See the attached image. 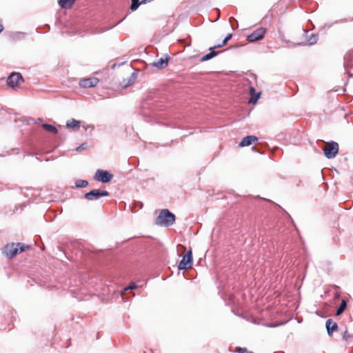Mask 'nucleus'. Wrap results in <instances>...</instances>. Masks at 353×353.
<instances>
[{
	"label": "nucleus",
	"instance_id": "1",
	"mask_svg": "<svg viewBox=\"0 0 353 353\" xmlns=\"http://www.w3.org/2000/svg\"><path fill=\"white\" fill-rule=\"evenodd\" d=\"M175 219V215L173 213L168 209H163L156 218L154 223L157 225L170 227L174 224Z\"/></svg>",
	"mask_w": 353,
	"mask_h": 353
},
{
	"label": "nucleus",
	"instance_id": "2",
	"mask_svg": "<svg viewBox=\"0 0 353 353\" xmlns=\"http://www.w3.org/2000/svg\"><path fill=\"white\" fill-rule=\"evenodd\" d=\"M25 250L24 245L21 243H11L8 244L3 250V253L8 257L12 258L15 256L18 253H21Z\"/></svg>",
	"mask_w": 353,
	"mask_h": 353
},
{
	"label": "nucleus",
	"instance_id": "3",
	"mask_svg": "<svg viewBox=\"0 0 353 353\" xmlns=\"http://www.w3.org/2000/svg\"><path fill=\"white\" fill-rule=\"evenodd\" d=\"M323 150L327 159H333L339 152V144L336 142L332 141L327 143L323 148Z\"/></svg>",
	"mask_w": 353,
	"mask_h": 353
},
{
	"label": "nucleus",
	"instance_id": "4",
	"mask_svg": "<svg viewBox=\"0 0 353 353\" xmlns=\"http://www.w3.org/2000/svg\"><path fill=\"white\" fill-rule=\"evenodd\" d=\"M23 81V78L19 72H12L7 79V84L13 89Z\"/></svg>",
	"mask_w": 353,
	"mask_h": 353
},
{
	"label": "nucleus",
	"instance_id": "5",
	"mask_svg": "<svg viewBox=\"0 0 353 353\" xmlns=\"http://www.w3.org/2000/svg\"><path fill=\"white\" fill-rule=\"evenodd\" d=\"M109 192L105 190H101L99 189L91 190L84 195V198L88 201L97 200L101 196H107Z\"/></svg>",
	"mask_w": 353,
	"mask_h": 353
},
{
	"label": "nucleus",
	"instance_id": "6",
	"mask_svg": "<svg viewBox=\"0 0 353 353\" xmlns=\"http://www.w3.org/2000/svg\"><path fill=\"white\" fill-rule=\"evenodd\" d=\"M192 265V251L189 250L180 261L178 268L179 270H186L190 268Z\"/></svg>",
	"mask_w": 353,
	"mask_h": 353
},
{
	"label": "nucleus",
	"instance_id": "7",
	"mask_svg": "<svg viewBox=\"0 0 353 353\" xmlns=\"http://www.w3.org/2000/svg\"><path fill=\"white\" fill-rule=\"evenodd\" d=\"M265 32V28H259L248 35L246 39L249 42H255L261 40L264 37Z\"/></svg>",
	"mask_w": 353,
	"mask_h": 353
},
{
	"label": "nucleus",
	"instance_id": "8",
	"mask_svg": "<svg viewBox=\"0 0 353 353\" xmlns=\"http://www.w3.org/2000/svg\"><path fill=\"white\" fill-rule=\"evenodd\" d=\"M113 177V175L106 170H97L95 172L94 179L102 183L109 182Z\"/></svg>",
	"mask_w": 353,
	"mask_h": 353
},
{
	"label": "nucleus",
	"instance_id": "9",
	"mask_svg": "<svg viewBox=\"0 0 353 353\" xmlns=\"http://www.w3.org/2000/svg\"><path fill=\"white\" fill-rule=\"evenodd\" d=\"M99 80L97 78L92 77L88 79H84L79 81V85L81 88H92L97 85Z\"/></svg>",
	"mask_w": 353,
	"mask_h": 353
},
{
	"label": "nucleus",
	"instance_id": "10",
	"mask_svg": "<svg viewBox=\"0 0 353 353\" xmlns=\"http://www.w3.org/2000/svg\"><path fill=\"white\" fill-rule=\"evenodd\" d=\"M168 60L169 56L166 55L165 57H162L157 61L152 63L151 65L154 67H156L159 70H161L165 68L168 65Z\"/></svg>",
	"mask_w": 353,
	"mask_h": 353
},
{
	"label": "nucleus",
	"instance_id": "11",
	"mask_svg": "<svg viewBox=\"0 0 353 353\" xmlns=\"http://www.w3.org/2000/svg\"><path fill=\"white\" fill-rule=\"evenodd\" d=\"M258 138L255 136L249 135L244 137L239 143L240 147H245L251 145L252 143L257 141Z\"/></svg>",
	"mask_w": 353,
	"mask_h": 353
},
{
	"label": "nucleus",
	"instance_id": "12",
	"mask_svg": "<svg viewBox=\"0 0 353 353\" xmlns=\"http://www.w3.org/2000/svg\"><path fill=\"white\" fill-rule=\"evenodd\" d=\"M326 329L327 334L331 336L332 332L337 330L338 325L336 323L334 322L332 319H329L326 321Z\"/></svg>",
	"mask_w": 353,
	"mask_h": 353
},
{
	"label": "nucleus",
	"instance_id": "13",
	"mask_svg": "<svg viewBox=\"0 0 353 353\" xmlns=\"http://www.w3.org/2000/svg\"><path fill=\"white\" fill-rule=\"evenodd\" d=\"M214 48H215L214 47L210 48V50H211V52L206 54L203 57H202L201 59V61L203 62V61H208V60L212 59L213 57H214L215 56H216L219 53V51L212 50Z\"/></svg>",
	"mask_w": 353,
	"mask_h": 353
},
{
	"label": "nucleus",
	"instance_id": "14",
	"mask_svg": "<svg viewBox=\"0 0 353 353\" xmlns=\"http://www.w3.org/2000/svg\"><path fill=\"white\" fill-rule=\"evenodd\" d=\"M250 94L251 95V97L249 99V103H255L257 100L259 99L261 93L258 92L256 93L255 89L253 87L250 88Z\"/></svg>",
	"mask_w": 353,
	"mask_h": 353
},
{
	"label": "nucleus",
	"instance_id": "15",
	"mask_svg": "<svg viewBox=\"0 0 353 353\" xmlns=\"http://www.w3.org/2000/svg\"><path fill=\"white\" fill-rule=\"evenodd\" d=\"M75 0H58L59 5L62 8H70Z\"/></svg>",
	"mask_w": 353,
	"mask_h": 353
},
{
	"label": "nucleus",
	"instance_id": "16",
	"mask_svg": "<svg viewBox=\"0 0 353 353\" xmlns=\"http://www.w3.org/2000/svg\"><path fill=\"white\" fill-rule=\"evenodd\" d=\"M43 128L46 130L48 132L56 134L58 132V130L57 128L51 124H47V123H43L42 124Z\"/></svg>",
	"mask_w": 353,
	"mask_h": 353
},
{
	"label": "nucleus",
	"instance_id": "17",
	"mask_svg": "<svg viewBox=\"0 0 353 353\" xmlns=\"http://www.w3.org/2000/svg\"><path fill=\"white\" fill-rule=\"evenodd\" d=\"M80 122L75 119H72L70 121H68L66 123V127L68 128H79Z\"/></svg>",
	"mask_w": 353,
	"mask_h": 353
},
{
	"label": "nucleus",
	"instance_id": "18",
	"mask_svg": "<svg viewBox=\"0 0 353 353\" xmlns=\"http://www.w3.org/2000/svg\"><path fill=\"white\" fill-rule=\"evenodd\" d=\"M11 39L14 41L22 39L25 37V33L21 32H15L12 33L11 34Z\"/></svg>",
	"mask_w": 353,
	"mask_h": 353
},
{
	"label": "nucleus",
	"instance_id": "19",
	"mask_svg": "<svg viewBox=\"0 0 353 353\" xmlns=\"http://www.w3.org/2000/svg\"><path fill=\"white\" fill-rule=\"evenodd\" d=\"M319 36L317 34H312L307 39V42L310 46L315 44L318 41Z\"/></svg>",
	"mask_w": 353,
	"mask_h": 353
},
{
	"label": "nucleus",
	"instance_id": "20",
	"mask_svg": "<svg viewBox=\"0 0 353 353\" xmlns=\"http://www.w3.org/2000/svg\"><path fill=\"white\" fill-rule=\"evenodd\" d=\"M347 22V19H341V20H336L332 23H325L322 28H321V30H324L326 28H331L334 24H337V23H345Z\"/></svg>",
	"mask_w": 353,
	"mask_h": 353
},
{
	"label": "nucleus",
	"instance_id": "21",
	"mask_svg": "<svg viewBox=\"0 0 353 353\" xmlns=\"http://www.w3.org/2000/svg\"><path fill=\"white\" fill-rule=\"evenodd\" d=\"M347 307V303L345 300H342L341 303L336 310V315L341 314Z\"/></svg>",
	"mask_w": 353,
	"mask_h": 353
},
{
	"label": "nucleus",
	"instance_id": "22",
	"mask_svg": "<svg viewBox=\"0 0 353 353\" xmlns=\"http://www.w3.org/2000/svg\"><path fill=\"white\" fill-rule=\"evenodd\" d=\"M77 188H85L88 185V182L85 180L79 179L75 183Z\"/></svg>",
	"mask_w": 353,
	"mask_h": 353
},
{
	"label": "nucleus",
	"instance_id": "23",
	"mask_svg": "<svg viewBox=\"0 0 353 353\" xmlns=\"http://www.w3.org/2000/svg\"><path fill=\"white\" fill-rule=\"evenodd\" d=\"M131 1H132V3L130 6V10L132 11H135L139 8V5L141 3L139 2V0H131Z\"/></svg>",
	"mask_w": 353,
	"mask_h": 353
},
{
	"label": "nucleus",
	"instance_id": "24",
	"mask_svg": "<svg viewBox=\"0 0 353 353\" xmlns=\"http://www.w3.org/2000/svg\"><path fill=\"white\" fill-rule=\"evenodd\" d=\"M232 37V34H229L228 35H227V36L225 37V39H223V41H222V43H221V44H219V45H217V46H214V48H221V47H222V46H225V45L227 43V42H228L230 39H231Z\"/></svg>",
	"mask_w": 353,
	"mask_h": 353
},
{
	"label": "nucleus",
	"instance_id": "25",
	"mask_svg": "<svg viewBox=\"0 0 353 353\" xmlns=\"http://www.w3.org/2000/svg\"><path fill=\"white\" fill-rule=\"evenodd\" d=\"M343 338L344 340L349 343L352 342V341L353 340V336L351 334H350L347 330L345 331V332L343 333Z\"/></svg>",
	"mask_w": 353,
	"mask_h": 353
},
{
	"label": "nucleus",
	"instance_id": "26",
	"mask_svg": "<svg viewBox=\"0 0 353 353\" xmlns=\"http://www.w3.org/2000/svg\"><path fill=\"white\" fill-rule=\"evenodd\" d=\"M230 23L231 24V27L233 30H235L238 27V25H237V21L234 18V17H230Z\"/></svg>",
	"mask_w": 353,
	"mask_h": 353
},
{
	"label": "nucleus",
	"instance_id": "27",
	"mask_svg": "<svg viewBox=\"0 0 353 353\" xmlns=\"http://www.w3.org/2000/svg\"><path fill=\"white\" fill-rule=\"evenodd\" d=\"M137 288V285L134 283H132L127 288H125L121 293V294H123V293H125V292H127L128 290H134Z\"/></svg>",
	"mask_w": 353,
	"mask_h": 353
},
{
	"label": "nucleus",
	"instance_id": "28",
	"mask_svg": "<svg viewBox=\"0 0 353 353\" xmlns=\"http://www.w3.org/2000/svg\"><path fill=\"white\" fill-rule=\"evenodd\" d=\"M351 56V54L346 55L345 57V62H344V67L345 69L350 67L349 61H350V57Z\"/></svg>",
	"mask_w": 353,
	"mask_h": 353
},
{
	"label": "nucleus",
	"instance_id": "29",
	"mask_svg": "<svg viewBox=\"0 0 353 353\" xmlns=\"http://www.w3.org/2000/svg\"><path fill=\"white\" fill-rule=\"evenodd\" d=\"M236 352V353H252L251 352H249L246 348L243 347H237Z\"/></svg>",
	"mask_w": 353,
	"mask_h": 353
},
{
	"label": "nucleus",
	"instance_id": "30",
	"mask_svg": "<svg viewBox=\"0 0 353 353\" xmlns=\"http://www.w3.org/2000/svg\"><path fill=\"white\" fill-rule=\"evenodd\" d=\"M86 148H87V144L86 143H82L81 145H80L79 146H78L76 148V151L77 152H81V151L86 149Z\"/></svg>",
	"mask_w": 353,
	"mask_h": 353
},
{
	"label": "nucleus",
	"instance_id": "31",
	"mask_svg": "<svg viewBox=\"0 0 353 353\" xmlns=\"http://www.w3.org/2000/svg\"><path fill=\"white\" fill-rule=\"evenodd\" d=\"M136 78H137V74L135 73H132L129 79V84H132Z\"/></svg>",
	"mask_w": 353,
	"mask_h": 353
},
{
	"label": "nucleus",
	"instance_id": "32",
	"mask_svg": "<svg viewBox=\"0 0 353 353\" xmlns=\"http://www.w3.org/2000/svg\"><path fill=\"white\" fill-rule=\"evenodd\" d=\"M153 0H143L141 3L142 4H145V3H149V2H151Z\"/></svg>",
	"mask_w": 353,
	"mask_h": 353
},
{
	"label": "nucleus",
	"instance_id": "33",
	"mask_svg": "<svg viewBox=\"0 0 353 353\" xmlns=\"http://www.w3.org/2000/svg\"><path fill=\"white\" fill-rule=\"evenodd\" d=\"M41 122H42V119H41V118H38V119L36 120V121H35V123H41Z\"/></svg>",
	"mask_w": 353,
	"mask_h": 353
},
{
	"label": "nucleus",
	"instance_id": "34",
	"mask_svg": "<svg viewBox=\"0 0 353 353\" xmlns=\"http://www.w3.org/2000/svg\"><path fill=\"white\" fill-rule=\"evenodd\" d=\"M3 30V26L1 23H0V33Z\"/></svg>",
	"mask_w": 353,
	"mask_h": 353
}]
</instances>
